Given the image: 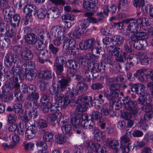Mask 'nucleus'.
<instances>
[{"mask_svg":"<svg viewBox=\"0 0 153 153\" xmlns=\"http://www.w3.org/2000/svg\"><path fill=\"white\" fill-rule=\"evenodd\" d=\"M89 116L86 114H84L82 115L81 118H78L75 116L72 120V122L75 128H79L80 126L79 123H81V126L84 128L92 129L93 133L97 131V128L94 127L95 123L92 120L88 119Z\"/></svg>","mask_w":153,"mask_h":153,"instance_id":"1","label":"nucleus"},{"mask_svg":"<svg viewBox=\"0 0 153 153\" xmlns=\"http://www.w3.org/2000/svg\"><path fill=\"white\" fill-rule=\"evenodd\" d=\"M72 32H70L66 35H63L62 39L63 45V48L65 49L67 53L71 55L76 54V50L78 49V45L75 39L73 38H68L71 36Z\"/></svg>","mask_w":153,"mask_h":153,"instance_id":"2","label":"nucleus"},{"mask_svg":"<svg viewBox=\"0 0 153 153\" xmlns=\"http://www.w3.org/2000/svg\"><path fill=\"white\" fill-rule=\"evenodd\" d=\"M103 12L97 13L98 19H97L92 17L94 13L91 12H88L85 14V16L87 17V18L88 22L92 23H96L99 22H101L103 19L107 17L108 12V7L107 5L103 6L102 8Z\"/></svg>","mask_w":153,"mask_h":153,"instance_id":"3","label":"nucleus"},{"mask_svg":"<svg viewBox=\"0 0 153 153\" xmlns=\"http://www.w3.org/2000/svg\"><path fill=\"white\" fill-rule=\"evenodd\" d=\"M92 100V98L91 96L83 95L79 96L76 102V104L79 105L76 108L79 114L85 111L87 108V105L91 104Z\"/></svg>","mask_w":153,"mask_h":153,"instance_id":"4","label":"nucleus"},{"mask_svg":"<svg viewBox=\"0 0 153 153\" xmlns=\"http://www.w3.org/2000/svg\"><path fill=\"white\" fill-rule=\"evenodd\" d=\"M120 85L118 84H114L110 85L109 89L110 90V94L108 91L104 92V96L109 101H113L117 98L120 93Z\"/></svg>","mask_w":153,"mask_h":153,"instance_id":"5","label":"nucleus"},{"mask_svg":"<svg viewBox=\"0 0 153 153\" xmlns=\"http://www.w3.org/2000/svg\"><path fill=\"white\" fill-rule=\"evenodd\" d=\"M36 90V88L34 85H30L27 86V92L30 94L28 96L27 99L28 100L33 101L34 105L37 107L38 106L37 100L39 98V95L38 93H35Z\"/></svg>","mask_w":153,"mask_h":153,"instance_id":"6","label":"nucleus"},{"mask_svg":"<svg viewBox=\"0 0 153 153\" xmlns=\"http://www.w3.org/2000/svg\"><path fill=\"white\" fill-rule=\"evenodd\" d=\"M20 62H16V65L12 67L11 72L10 71H7L6 74L8 77L12 78L13 80L15 81L18 80V78L20 76V73L22 71L21 65L19 64Z\"/></svg>","mask_w":153,"mask_h":153,"instance_id":"7","label":"nucleus"},{"mask_svg":"<svg viewBox=\"0 0 153 153\" xmlns=\"http://www.w3.org/2000/svg\"><path fill=\"white\" fill-rule=\"evenodd\" d=\"M4 61L5 67L9 68L13 65V63L15 64L16 62H19V59L18 55H13L12 53H8L5 56Z\"/></svg>","mask_w":153,"mask_h":153,"instance_id":"8","label":"nucleus"},{"mask_svg":"<svg viewBox=\"0 0 153 153\" xmlns=\"http://www.w3.org/2000/svg\"><path fill=\"white\" fill-rule=\"evenodd\" d=\"M69 117L68 116H62L61 123L62 124L61 129L63 133L67 134H69L71 136V132L72 129L71 125L68 123Z\"/></svg>","mask_w":153,"mask_h":153,"instance_id":"9","label":"nucleus"},{"mask_svg":"<svg viewBox=\"0 0 153 153\" xmlns=\"http://www.w3.org/2000/svg\"><path fill=\"white\" fill-rule=\"evenodd\" d=\"M67 32V29L66 27L59 25L53 26L51 29V33L54 37L61 36L65 35Z\"/></svg>","mask_w":153,"mask_h":153,"instance_id":"10","label":"nucleus"},{"mask_svg":"<svg viewBox=\"0 0 153 153\" xmlns=\"http://www.w3.org/2000/svg\"><path fill=\"white\" fill-rule=\"evenodd\" d=\"M25 1L23 4L24 6V12L27 16L29 17L35 15L36 13V6H34L33 4L28 5L27 0H25Z\"/></svg>","mask_w":153,"mask_h":153,"instance_id":"11","label":"nucleus"},{"mask_svg":"<svg viewBox=\"0 0 153 153\" xmlns=\"http://www.w3.org/2000/svg\"><path fill=\"white\" fill-rule=\"evenodd\" d=\"M136 20L130 22L126 29V33H124L126 36L129 35L130 33H136L141 30Z\"/></svg>","mask_w":153,"mask_h":153,"instance_id":"12","label":"nucleus"},{"mask_svg":"<svg viewBox=\"0 0 153 153\" xmlns=\"http://www.w3.org/2000/svg\"><path fill=\"white\" fill-rule=\"evenodd\" d=\"M87 43V49H91L92 53H96L100 54V53L101 51V49L99 47L98 43L95 42L93 39H89L86 40Z\"/></svg>","mask_w":153,"mask_h":153,"instance_id":"13","label":"nucleus"},{"mask_svg":"<svg viewBox=\"0 0 153 153\" xmlns=\"http://www.w3.org/2000/svg\"><path fill=\"white\" fill-rule=\"evenodd\" d=\"M120 139V148L123 152L128 153L129 151L130 148L129 137L126 135H124L121 137Z\"/></svg>","mask_w":153,"mask_h":153,"instance_id":"14","label":"nucleus"},{"mask_svg":"<svg viewBox=\"0 0 153 153\" xmlns=\"http://www.w3.org/2000/svg\"><path fill=\"white\" fill-rule=\"evenodd\" d=\"M37 60L39 62L44 63L46 62L47 59L51 57L50 52L47 50H43L36 53Z\"/></svg>","mask_w":153,"mask_h":153,"instance_id":"15","label":"nucleus"},{"mask_svg":"<svg viewBox=\"0 0 153 153\" xmlns=\"http://www.w3.org/2000/svg\"><path fill=\"white\" fill-rule=\"evenodd\" d=\"M137 104L136 102L131 100L128 103L126 104L124 107L130 111L132 114H135L137 113L138 110L140 109L139 108H136Z\"/></svg>","mask_w":153,"mask_h":153,"instance_id":"16","label":"nucleus"},{"mask_svg":"<svg viewBox=\"0 0 153 153\" xmlns=\"http://www.w3.org/2000/svg\"><path fill=\"white\" fill-rule=\"evenodd\" d=\"M137 23L140 28L141 30H146V27H149L150 23L149 22L148 19L145 17L138 18L136 20Z\"/></svg>","mask_w":153,"mask_h":153,"instance_id":"17","label":"nucleus"},{"mask_svg":"<svg viewBox=\"0 0 153 153\" xmlns=\"http://www.w3.org/2000/svg\"><path fill=\"white\" fill-rule=\"evenodd\" d=\"M62 114L60 112H56L54 114H50L48 117V120L52 125H54L58 120H62Z\"/></svg>","mask_w":153,"mask_h":153,"instance_id":"18","label":"nucleus"},{"mask_svg":"<svg viewBox=\"0 0 153 153\" xmlns=\"http://www.w3.org/2000/svg\"><path fill=\"white\" fill-rule=\"evenodd\" d=\"M26 43L30 45H34L37 42L38 37L36 34L29 33L27 34L25 37Z\"/></svg>","mask_w":153,"mask_h":153,"instance_id":"19","label":"nucleus"},{"mask_svg":"<svg viewBox=\"0 0 153 153\" xmlns=\"http://www.w3.org/2000/svg\"><path fill=\"white\" fill-rule=\"evenodd\" d=\"M21 56L23 59L28 61L31 60L33 58V54L30 50L26 48L21 52Z\"/></svg>","mask_w":153,"mask_h":153,"instance_id":"20","label":"nucleus"},{"mask_svg":"<svg viewBox=\"0 0 153 153\" xmlns=\"http://www.w3.org/2000/svg\"><path fill=\"white\" fill-rule=\"evenodd\" d=\"M106 146L114 150L117 152L118 151V147L119 146V142L115 140H113L110 141H105Z\"/></svg>","mask_w":153,"mask_h":153,"instance_id":"21","label":"nucleus"},{"mask_svg":"<svg viewBox=\"0 0 153 153\" xmlns=\"http://www.w3.org/2000/svg\"><path fill=\"white\" fill-rule=\"evenodd\" d=\"M34 32L38 36L39 39L43 40L44 37H46L49 39L50 38L49 33L46 30L36 28Z\"/></svg>","mask_w":153,"mask_h":153,"instance_id":"22","label":"nucleus"},{"mask_svg":"<svg viewBox=\"0 0 153 153\" xmlns=\"http://www.w3.org/2000/svg\"><path fill=\"white\" fill-rule=\"evenodd\" d=\"M98 0H84L83 6L84 9L90 10L94 6V4L98 2Z\"/></svg>","mask_w":153,"mask_h":153,"instance_id":"23","label":"nucleus"},{"mask_svg":"<svg viewBox=\"0 0 153 153\" xmlns=\"http://www.w3.org/2000/svg\"><path fill=\"white\" fill-rule=\"evenodd\" d=\"M50 13H48L47 17L48 18H56L59 14L60 11L59 9L56 7H52L50 10Z\"/></svg>","mask_w":153,"mask_h":153,"instance_id":"24","label":"nucleus"},{"mask_svg":"<svg viewBox=\"0 0 153 153\" xmlns=\"http://www.w3.org/2000/svg\"><path fill=\"white\" fill-rule=\"evenodd\" d=\"M65 97L63 100V105L64 107H66L70 103V98H72L74 96V93L72 90L71 89L68 90L65 93Z\"/></svg>","mask_w":153,"mask_h":153,"instance_id":"25","label":"nucleus"},{"mask_svg":"<svg viewBox=\"0 0 153 153\" xmlns=\"http://www.w3.org/2000/svg\"><path fill=\"white\" fill-rule=\"evenodd\" d=\"M25 138L27 140L32 139L35 136V132L32 126L28 127L25 133Z\"/></svg>","mask_w":153,"mask_h":153,"instance_id":"26","label":"nucleus"},{"mask_svg":"<svg viewBox=\"0 0 153 153\" xmlns=\"http://www.w3.org/2000/svg\"><path fill=\"white\" fill-rule=\"evenodd\" d=\"M70 81V78H62L61 79H58V82L60 83L59 88L61 91L63 92L68 85Z\"/></svg>","mask_w":153,"mask_h":153,"instance_id":"27","label":"nucleus"},{"mask_svg":"<svg viewBox=\"0 0 153 153\" xmlns=\"http://www.w3.org/2000/svg\"><path fill=\"white\" fill-rule=\"evenodd\" d=\"M86 145L88 149L94 150L97 153H98V151L100 147V144L97 143H94L92 141L87 142L86 143Z\"/></svg>","mask_w":153,"mask_h":153,"instance_id":"28","label":"nucleus"},{"mask_svg":"<svg viewBox=\"0 0 153 153\" xmlns=\"http://www.w3.org/2000/svg\"><path fill=\"white\" fill-rule=\"evenodd\" d=\"M109 109L105 107L104 106L102 107L101 111L103 114L104 115H109L111 117H113L115 115V113L114 111L112 109V107L110 105L108 107Z\"/></svg>","mask_w":153,"mask_h":153,"instance_id":"29","label":"nucleus"},{"mask_svg":"<svg viewBox=\"0 0 153 153\" xmlns=\"http://www.w3.org/2000/svg\"><path fill=\"white\" fill-rule=\"evenodd\" d=\"M22 71L24 70H35V63L33 61H30V62H26L21 66Z\"/></svg>","mask_w":153,"mask_h":153,"instance_id":"30","label":"nucleus"},{"mask_svg":"<svg viewBox=\"0 0 153 153\" xmlns=\"http://www.w3.org/2000/svg\"><path fill=\"white\" fill-rule=\"evenodd\" d=\"M27 79L29 80H31L35 78L37 74V72L36 70H26L23 71Z\"/></svg>","mask_w":153,"mask_h":153,"instance_id":"31","label":"nucleus"},{"mask_svg":"<svg viewBox=\"0 0 153 153\" xmlns=\"http://www.w3.org/2000/svg\"><path fill=\"white\" fill-rule=\"evenodd\" d=\"M20 21V17L18 14L13 15L10 24L14 27L19 26Z\"/></svg>","mask_w":153,"mask_h":153,"instance_id":"32","label":"nucleus"},{"mask_svg":"<svg viewBox=\"0 0 153 153\" xmlns=\"http://www.w3.org/2000/svg\"><path fill=\"white\" fill-rule=\"evenodd\" d=\"M140 62L142 65H146L149 64L150 59L148 57L146 53H140L139 54Z\"/></svg>","mask_w":153,"mask_h":153,"instance_id":"33","label":"nucleus"},{"mask_svg":"<svg viewBox=\"0 0 153 153\" xmlns=\"http://www.w3.org/2000/svg\"><path fill=\"white\" fill-rule=\"evenodd\" d=\"M111 40L114 42L115 45L117 46H119L122 45L124 41L123 37L120 35H117L113 37Z\"/></svg>","mask_w":153,"mask_h":153,"instance_id":"34","label":"nucleus"},{"mask_svg":"<svg viewBox=\"0 0 153 153\" xmlns=\"http://www.w3.org/2000/svg\"><path fill=\"white\" fill-rule=\"evenodd\" d=\"M94 134V138L95 140L98 141H102L106 138V135L103 131H98Z\"/></svg>","mask_w":153,"mask_h":153,"instance_id":"35","label":"nucleus"},{"mask_svg":"<svg viewBox=\"0 0 153 153\" xmlns=\"http://www.w3.org/2000/svg\"><path fill=\"white\" fill-rule=\"evenodd\" d=\"M10 138L12 140L10 146L11 148H13L15 146L16 144L19 141L20 138L18 135L15 133H13L10 135Z\"/></svg>","mask_w":153,"mask_h":153,"instance_id":"36","label":"nucleus"},{"mask_svg":"<svg viewBox=\"0 0 153 153\" xmlns=\"http://www.w3.org/2000/svg\"><path fill=\"white\" fill-rule=\"evenodd\" d=\"M60 91H61L60 90L59 85L55 83H53L49 88V92L51 95H56Z\"/></svg>","mask_w":153,"mask_h":153,"instance_id":"37","label":"nucleus"},{"mask_svg":"<svg viewBox=\"0 0 153 153\" xmlns=\"http://www.w3.org/2000/svg\"><path fill=\"white\" fill-rule=\"evenodd\" d=\"M90 65L91 67H92L99 72H103L105 69V66L104 64L102 63H90Z\"/></svg>","mask_w":153,"mask_h":153,"instance_id":"38","label":"nucleus"},{"mask_svg":"<svg viewBox=\"0 0 153 153\" xmlns=\"http://www.w3.org/2000/svg\"><path fill=\"white\" fill-rule=\"evenodd\" d=\"M51 71L45 70L41 71L39 73L38 76L40 78L47 79L51 77Z\"/></svg>","mask_w":153,"mask_h":153,"instance_id":"39","label":"nucleus"},{"mask_svg":"<svg viewBox=\"0 0 153 153\" xmlns=\"http://www.w3.org/2000/svg\"><path fill=\"white\" fill-rule=\"evenodd\" d=\"M153 117V112H146L144 115L143 119L140 120V123L143 124L146 123L148 121L151 120Z\"/></svg>","mask_w":153,"mask_h":153,"instance_id":"40","label":"nucleus"},{"mask_svg":"<svg viewBox=\"0 0 153 153\" xmlns=\"http://www.w3.org/2000/svg\"><path fill=\"white\" fill-rule=\"evenodd\" d=\"M150 97V94L148 93H145L141 95L138 99V103L141 105H143L147 102V100Z\"/></svg>","mask_w":153,"mask_h":153,"instance_id":"41","label":"nucleus"},{"mask_svg":"<svg viewBox=\"0 0 153 153\" xmlns=\"http://www.w3.org/2000/svg\"><path fill=\"white\" fill-rule=\"evenodd\" d=\"M91 55L90 54H87L84 57L81 56L78 58L79 62L81 65H85L91 59Z\"/></svg>","mask_w":153,"mask_h":153,"instance_id":"42","label":"nucleus"},{"mask_svg":"<svg viewBox=\"0 0 153 153\" xmlns=\"http://www.w3.org/2000/svg\"><path fill=\"white\" fill-rule=\"evenodd\" d=\"M2 9H3V15H5L10 17H12V16L13 15L14 9L12 7L7 6Z\"/></svg>","mask_w":153,"mask_h":153,"instance_id":"43","label":"nucleus"},{"mask_svg":"<svg viewBox=\"0 0 153 153\" xmlns=\"http://www.w3.org/2000/svg\"><path fill=\"white\" fill-rule=\"evenodd\" d=\"M32 102H33V101H32ZM33 107L35 106L34 108L33 107L31 108L28 112V114L29 116L31 118L34 119L36 118L38 115V113L36 108L39 107V105L38 104V106L36 107L34 105V104L33 103Z\"/></svg>","mask_w":153,"mask_h":153,"instance_id":"44","label":"nucleus"},{"mask_svg":"<svg viewBox=\"0 0 153 153\" xmlns=\"http://www.w3.org/2000/svg\"><path fill=\"white\" fill-rule=\"evenodd\" d=\"M84 31L82 30L79 26L76 27L72 35L76 39L80 38L81 34L84 33Z\"/></svg>","mask_w":153,"mask_h":153,"instance_id":"45","label":"nucleus"},{"mask_svg":"<svg viewBox=\"0 0 153 153\" xmlns=\"http://www.w3.org/2000/svg\"><path fill=\"white\" fill-rule=\"evenodd\" d=\"M144 43H135L132 45L133 47L137 50H143L146 48L148 45V42L146 40L144 41Z\"/></svg>","mask_w":153,"mask_h":153,"instance_id":"46","label":"nucleus"},{"mask_svg":"<svg viewBox=\"0 0 153 153\" xmlns=\"http://www.w3.org/2000/svg\"><path fill=\"white\" fill-rule=\"evenodd\" d=\"M68 62L70 68L73 70H77L80 67L79 64L75 60L70 59L68 60Z\"/></svg>","mask_w":153,"mask_h":153,"instance_id":"47","label":"nucleus"},{"mask_svg":"<svg viewBox=\"0 0 153 153\" xmlns=\"http://www.w3.org/2000/svg\"><path fill=\"white\" fill-rule=\"evenodd\" d=\"M141 31V32H138L137 33L140 40L143 41V42H144L146 40V39L148 38V36L147 35L146 30V31L143 30Z\"/></svg>","mask_w":153,"mask_h":153,"instance_id":"48","label":"nucleus"},{"mask_svg":"<svg viewBox=\"0 0 153 153\" xmlns=\"http://www.w3.org/2000/svg\"><path fill=\"white\" fill-rule=\"evenodd\" d=\"M47 10L45 9L40 8L39 9L37 12V16L38 18L40 19H43L47 15Z\"/></svg>","mask_w":153,"mask_h":153,"instance_id":"49","label":"nucleus"},{"mask_svg":"<svg viewBox=\"0 0 153 153\" xmlns=\"http://www.w3.org/2000/svg\"><path fill=\"white\" fill-rule=\"evenodd\" d=\"M55 141L58 144H62L65 143V139L62 134H57L55 136Z\"/></svg>","mask_w":153,"mask_h":153,"instance_id":"50","label":"nucleus"},{"mask_svg":"<svg viewBox=\"0 0 153 153\" xmlns=\"http://www.w3.org/2000/svg\"><path fill=\"white\" fill-rule=\"evenodd\" d=\"M35 45L36 48L38 50H43L46 47L45 44L44 42L43 39H39Z\"/></svg>","mask_w":153,"mask_h":153,"instance_id":"51","label":"nucleus"},{"mask_svg":"<svg viewBox=\"0 0 153 153\" xmlns=\"http://www.w3.org/2000/svg\"><path fill=\"white\" fill-rule=\"evenodd\" d=\"M16 119V116L14 114L10 113L7 115V121L9 123H15Z\"/></svg>","mask_w":153,"mask_h":153,"instance_id":"52","label":"nucleus"},{"mask_svg":"<svg viewBox=\"0 0 153 153\" xmlns=\"http://www.w3.org/2000/svg\"><path fill=\"white\" fill-rule=\"evenodd\" d=\"M53 137V135L52 133L46 132L43 135V139L45 141L50 142L52 140Z\"/></svg>","mask_w":153,"mask_h":153,"instance_id":"53","label":"nucleus"},{"mask_svg":"<svg viewBox=\"0 0 153 153\" xmlns=\"http://www.w3.org/2000/svg\"><path fill=\"white\" fill-rule=\"evenodd\" d=\"M141 109L146 112H153V108L151 103H146L145 105L142 106Z\"/></svg>","mask_w":153,"mask_h":153,"instance_id":"54","label":"nucleus"},{"mask_svg":"<svg viewBox=\"0 0 153 153\" xmlns=\"http://www.w3.org/2000/svg\"><path fill=\"white\" fill-rule=\"evenodd\" d=\"M65 97L64 95L63 94L58 93L55 95L54 97V100L57 102L62 103V102H63Z\"/></svg>","mask_w":153,"mask_h":153,"instance_id":"55","label":"nucleus"},{"mask_svg":"<svg viewBox=\"0 0 153 153\" xmlns=\"http://www.w3.org/2000/svg\"><path fill=\"white\" fill-rule=\"evenodd\" d=\"M91 116L92 119L98 120L100 119L102 117V115L99 112L94 111L92 112Z\"/></svg>","mask_w":153,"mask_h":153,"instance_id":"56","label":"nucleus"},{"mask_svg":"<svg viewBox=\"0 0 153 153\" xmlns=\"http://www.w3.org/2000/svg\"><path fill=\"white\" fill-rule=\"evenodd\" d=\"M77 89L82 91H85L88 89L87 85L83 82H79L76 86Z\"/></svg>","mask_w":153,"mask_h":153,"instance_id":"57","label":"nucleus"},{"mask_svg":"<svg viewBox=\"0 0 153 153\" xmlns=\"http://www.w3.org/2000/svg\"><path fill=\"white\" fill-rule=\"evenodd\" d=\"M61 105L56 103H51V110L53 111H59L61 109Z\"/></svg>","mask_w":153,"mask_h":153,"instance_id":"58","label":"nucleus"},{"mask_svg":"<svg viewBox=\"0 0 153 153\" xmlns=\"http://www.w3.org/2000/svg\"><path fill=\"white\" fill-rule=\"evenodd\" d=\"M48 48L50 51L54 55H56L59 50L58 47H55L52 44H50Z\"/></svg>","mask_w":153,"mask_h":153,"instance_id":"59","label":"nucleus"},{"mask_svg":"<svg viewBox=\"0 0 153 153\" xmlns=\"http://www.w3.org/2000/svg\"><path fill=\"white\" fill-rule=\"evenodd\" d=\"M145 0H134L133 4L136 7H142L145 4Z\"/></svg>","mask_w":153,"mask_h":153,"instance_id":"60","label":"nucleus"},{"mask_svg":"<svg viewBox=\"0 0 153 153\" xmlns=\"http://www.w3.org/2000/svg\"><path fill=\"white\" fill-rule=\"evenodd\" d=\"M37 146L39 149H41L42 151L45 150L47 148L46 143L43 141H40L36 144Z\"/></svg>","mask_w":153,"mask_h":153,"instance_id":"61","label":"nucleus"},{"mask_svg":"<svg viewBox=\"0 0 153 153\" xmlns=\"http://www.w3.org/2000/svg\"><path fill=\"white\" fill-rule=\"evenodd\" d=\"M104 84L100 83H96L93 84L91 85V88L92 89L96 90L100 89L103 87Z\"/></svg>","mask_w":153,"mask_h":153,"instance_id":"62","label":"nucleus"},{"mask_svg":"<svg viewBox=\"0 0 153 153\" xmlns=\"http://www.w3.org/2000/svg\"><path fill=\"white\" fill-rule=\"evenodd\" d=\"M38 126L40 128H45L47 127L48 124L45 120L39 119L37 123Z\"/></svg>","mask_w":153,"mask_h":153,"instance_id":"63","label":"nucleus"},{"mask_svg":"<svg viewBox=\"0 0 153 153\" xmlns=\"http://www.w3.org/2000/svg\"><path fill=\"white\" fill-rule=\"evenodd\" d=\"M89 25V22H88L87 19H83L81 23V29H85L88 27Z\"/></svg>","mask_w":153,"mask_h":153,"instance_id":"64","label":"nucleus"}]
</instances>
